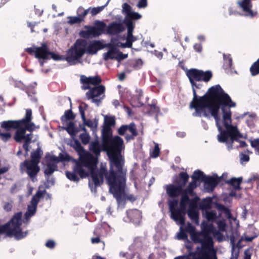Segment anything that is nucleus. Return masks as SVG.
<instances>
[{
  "instance_id": "18",
  "label": "nucleus",
  "mask_w": 259,
  "mask_h": 259,
  "mask_svg": "<svg viewBox=\"0 0 259 259\" xmlns=\"http://www.w3.org/2000/svg\"><path fill=\"white\" fill-rule=\"evenodd\" d=\"M123 145V141L121 138L119 136H115L113 138L106 146V148H110L113 152L120 153Z\"/></svg>"
},
{
  "instance_id": "30",
  "label": "nucleus",
  "mask_w": 259,
  "mask_h": 259,
  "mask_svg": "<svg viewBox=\"0 0 259 259\" xmlns=\"http://www.w3.org/2000/svg\"><path fill=\"white\" fill-rule=\"evenodd\" d=\"M21 131V130L18 129L15 133L14 136V140L17 143H21L22 141L25 142L31 143V140L33 138V134L30 132V134H26V132L24 131V134L20 135L18 133Z\"/></svg>"
},
{
  "instance_id": "41",
  "label": "nucleus",
  "mask_w": 259,
  "mask_h": 259,
  "mask_svg": "<svg viewBox=\"0 0 259 259\" xmlns=\"http://www.w3.org/2000/svg\"><path fill=\"white\" fill-rule=\"evenodd\" d=\"M56 170H57V166L56 164L48 163L44 173L46 176H50Z\"/></svg>"
},
{
  "instance_id": "4",
  "label": "nucleus",
  "mask_w": 259,
  "mask_h": 259,
  "mask_svg": "<svg viewBox=\"0 0 259 259\" xmlns=\"http://www.w3.org/2000/svg\"><path fill=\"white\" fill-rule=\"evenodd\" d=\"M87 30L80 32V36L84 38L97 37L102 34L111 35H117L123 32L125 28L122 23L113 22L108 26L103 21L97 20L94 26H85Z\"/></svg>"
},
{
  "instance_id": "59",
  "label": "nucleus",
  "mask_w": 259,
  "mask_h": 259,
  "mask_svg": "<svg viewBox=\"0 0 259 259\" xmlns=\"http://www.w3.org/2000/svg\"><path fill=\"white\" fill-rule=\"evenodd\" d=\"M150 107V109L149 111V113L151 114H157L159 112L160 109L157 106L156 104L155 103H152L151 104H149Z\"/></svg>"
},
{
  "instance_id": "45",
  "label": "nucleus",
  "mask_w": 259,
  "mask_h": 259,
  "mask_svg": "<svg viewBox=\"0 0 259 259\" xmlns=\"http://www.w3.org/2000/svg\"><path fill=\"white\" fill-rule=\"evenodd\" d=\"M115 124V118L114 116H105L104 117V126L111 128Z\"/></svg>"
},
{
  "instance_id": "44",
  "label": "nucleus",
  "mask_w": 259,
  "mask_h": 259,
  "mask_svg": "<svg viewBox=\"0 0 259 259\" xmlns=\"http://www.w3.org/2000/svg\"><path fill=\"white\" fill-rule=\"evenodd\" d=\"M117 53V48L115 46H112L109 50L104 54V59L107 60L108 59H113L114 58V55Z\"/></svg>"
},
{
  "instance_id": "49",
  "label": "nucleus",
  "mask_w": 259,
  "mask_h": 259,
  "mask_svg": "<svg viewBox=\"0 0 259 259\" xmlns=\"http://www.w3.org/2000/svg\"><path fill=\"white\" fill-rule=\"evenodd\" d=\"M37 205L31 204L28 206L27 211L25 213L26 217H31L35 214L37 210Z\"/></svg>"
},
{
  "instance_id": "47",
  "label": "nucleus",
  "mask_w": 259,
  "mask_h": 259,
  "mask_svg": "<svg viewBox=\"0 0 259 259\" xmlns=\"http://www.w3.org/2000/svg\"><path fill=\"white\" fill-rule=\"evenodd\" d=\"M224 60V67L226 69H231L232 66L233 61L230 54H223Z\"/></svg>"
},
{
  "instance_id": "12",
  "label": "nucleus",
  "mask_w": 259,
  "mask_h": 259,
  "mask_svg": "<svg viewBox=\"0 0 259 259\" xmlns=\"http://www.w3.org/2000/svg\"><path fill=\"white\" fill-rule=\"evenodd\" d=\"M25 52L30 55H34L35 58L39 59H41L44 60L50 59L49 48L45 42L41 44L40 47L27 48L25 49Z\"/></svg>"
},
{
  "instance_id": "35",
  "label": "nucleus",
  "mask_w": 259,
  "mask_h": 259,
  "mask_svg": "<svg viewBox=\"0 0 259 259\" xmlns=\"http://www.w3.org/2000/svg\"><path fill=\"white\" fill-rule=\"evenodd\" d=\"M89 149L96 156L100 155V153L103 149L99 141L97 140L91 142Z\"/></svg>"
},
{
  "instance_id": "42",
  "label": "nucleus",
  "mask_w": 259,
  "mask_h": 259,
  "mask_svg": "<svg viewBox=\"0 0 259 259\" xmlns=\"http://www.w3.org/2000/svg\"><path fill=\"white\" fill-rule=\"evenodd\" d=\"M212 77V74L210 71H204L201 70L200 72V81H203L204 82L209 81Z\"/></svg>"
},
{
  "instance_id": "24",
  "label": "nucleus",
  "mask_w": 259,
  "mask_h": 259,
  "mask_svg": "<svg viewBox=\"0 0 259 259\" xmlns=\"http://www.w3.org/2000/svg\"><path fill=\"white\" fill-rule=\"evenodd\" d=\"M166 193L171 198L178 197L180 195L182 196L184 194V189L175 184H170L167 186Z\"/></svg>"
},
{
  "instance_id": "54",
  "label": "nucleus",
  "mask_w": 259,
  "mask_h": 259,
  "mask_svg": "<svg viewBox=\"0 0 259 259\" xmlns=\"http://www.w3.org/2000/svg\"><path fill=\"white\" fill-rule=\"evenodd\" d=\"M106 5L105 6H101V7H94V8H91V9L90 10V13L91 14L92 16H95L99 13H100L101 11L103 10L104 8Z\"/></svg>"
},
{
  "instance_id": "9",
  "label": "nucleus",
  "mask_w": 259,
  "mask_h": 259,
  "mask_svg": "<svg viewBox=\"0 0 259 259\" xmlns=\"http://www.w3.org/2000/svg\"><path fill=\"white\" fill-rule=\"evenodd\" d=\"M71 146L79 156V160L77 162L76 169L77 170L82 172L79 165L81 163L86 164L91 163L97 165L98 162V158L85 151L77 139L73 140Z\"/></svg>"
},
{
  "instance_id": "38",
  "label": "nucleus",
  "mask_w": 259,
  "mask_h": 259,
  "mask_svg": "<svg viewBox=\"0 0 259 259\" xmlns=\"http://www.w3.org/2000/svg\"><path fill=\"white\" fill-rule=\"evenodd\" d=\"M63 128L71 136H75L78 132V130L75 128V124L72 121H70L67 127H64Z\"/></svg>"
},
{
  "instance_id": "21",
  "label": "nucleus",
  "mask_w": 259,
  "mask_h": 259,
  "mask_svg": "<svg viewBox=\"0 0 259 259\" xmlns=\"http://www.w3.org/2000/svg\"><path fill=\"white\" fill-rule=\"evenodd\" d=\"M221 181V178L206 176L203 180L204 187L208 191H212Z\"/></svg>"
},
{
  "instance_id": "6",
  "label": "nucleus",
  "mask_w": 259,
  "mask_h": 259,
  "mask_svg": "<svg viewBox=\"0 0 259 259\" xmlns=\"http://www.w3.org/2000/svg\"><path fill=\"white\" fill-rule=\"evenodd\" d=\"M22 215V212L15 213L9 222L0 225V234L6 233L8 236H14L17 239L26 237L27 232H23L21 228Z\"/></svg>"
},
{
  "instance_id": "20",
  "label": "nucleus",
  "mask_w": 259,
  "mask_h": 259,
  "mask_svg": "<svg viewBox=\"0 0 259 259\" xmlns=\"http://www.w3.org/2000/svg\"><path fill=\"white\" fill-rule=\"evenodd\" d=\"M185 210L184 208H177V209L170 211V217L176 222L181 225H184L185 223V218L184 214Z\"/></svg>"
},
{
  "instance_id": "1",
  "label": "nucleus",
  "mask_w": 259,
  "mask_h": 259,
  "mask_svg": "<svg viewBox=\"0 0 259 259\" xmlns=\"http://www.w3.org/2000/svg\"><path fill=\"white\" fill-rule=\"evenodd\" d=\"M191 84L193 97L190 103V108L195 109L193 113L194 116L209 117V114L205 111L208 108L211 115L214 118L217 124L220 120L219 110L223 105L236 106V103L231 99L229 95L225 92L220 84L213 85L208 89L207 92L202 96H198L196 89H200L202 84L194 82Z\"/></svg>"
},
{
  "instance_id": "15",
  "label": "nucleus",
  "mask_w": 259,
  "mask_h": 259,
  "mask_svg": "<svg viewBox=\"0 0 259 259\" xmlns=\"http://www.w3.org/2000/svg\"><path fill=\"white\" fill-rule=\"evenodd\" d=\"M80 83L82 84L81 88L83 90H87L91 89L90 85L95 87L101 85L102 79L100 76L97 75L94 76L87 77L84 75H80Z\"/></svg>"
},
{
  "instance_id": "8",
  "label": "nucleus",
  "mask_w": 259,
  "mask_h": 259,
  "mask_svg": "<svg viewBox=\"0 0 259 259\" xmlns=\"http://www.w3.org/2000/svg\"><path fill=\"white\" fill-rule=\"evenodd\" d=\"M201 231L193 236L195 239L197 240V237L199 238L201 242L199 243H203L206 245L214 248V243L211 236V234L214 235L222 236L221 233L217 231L212 223H209L206 221H203L201 225Z\"/></svg>"
},
{
  "instance_id": "48",
  "label": "nucleus",
  "mask_w": 259,
  "mask_h": 259,
  "mask_svg": "<svg viewBox=\"0 0 259 259\" xmlns=\"http://www.w3.org/2000/svg\"><path fill=\"white\" fill-rule=\"evenodd\" d=\"M250 72L252 76L259 74V58L252 64L250 67Z\"/></svg>"
},
{
  "instance_id": "58",
  "label": "nucleus",
  "mask_w": 259,
  "mask_h": 259,
  "mask_svg": "<svg viewBox=\"0 0 259 259\" xmlns=\"http://www.w3.org/2000/svg\"><path fill=\"white\" fill-rule=\"evenodd\" d=\"M251 146L255 149L256 152L259 155V138L250 140Z\"/></svg>"
},
{
  "instance_id": "50",
  "label": "nucleus",
  "mask_w": 259,
  "mask_h": 259,
  "mask_svg": "<svg viewBox=\"0 0 259 259\" xmlns=\"http://www.w3.org/2000/svg\"><path fill=\"white\" fill-rule=\"evenodd\" d=\"M79 138L82 143L84 145L89 144L91 139L90 135L87 133H81Z\"/></svg>"
},
{
  "instance_id": "51",
  "label": "nucleus",
  "mask_w": 259,
  "mask_h": 259,
  "mask_svg": "<svg viewBox=\"0 0 259 259\" xmlns=\"http://www.w3.org/2000/svg\"><path fill=\"white\" fill-rule=\"evenodd\" d=\"M143 64V62L141 59H138L133 60L132 62L131 66L133 67L134 69L138 70L141 68Z\"/></svg>"
},
{
  "instance_id": "13",
  "label": "nucleus",
  "mask_w": 259,
  "mask_h": 259,
  "mask_svg": "<svg viewBox=\"0 0 259 259\" xmlns=\"http://www.w3.org/2000/svg\"><path fill=\"white\" fill-rule=\"evenodd\" d=\"M32 118L31 109H26L25 117L19 120V130H21V131L18 133L19 135L21 134L23 135L24 131H28L31 133L34 130L35 124L31 122Z\"/></svg>"
},
{
  "instance_id": "39",
  "label": "nucleus",
  "mask_w": 259,
  "mask_h": 259,
  "mask_svg": "<svg viewBox=\"0 0 259 259\" xmlns=\"http://www.w3.org/2000/svg\"><path fill=\"white\" fill-rule=\"evenodd\" d=\"M212 199L209 197L203 199L200 204L201 209L203 210L207 211L211 208Z\"/></svg>"
},
{
  "instance_id": "11",
  "label": "nucleus",
  "mask_w": 259,
  "mask_h": 259,
  "mask_svg": "<svg viewBox=\"0 0 259 259\" xmlns=\"http://www.w3.org/2000/svg\"><path fill=\"white\" fill-rule=\"evenodd\" d=\"M201 247H197L196 251L190 252L186 256L190 259H211L213 256L216 257L214 248H212L204 244L200 243Z\"/></svg>"
},
{
  "instance_id": "14",
  "label": "nucleus",
  "mask_w": 259,
  "mask_h": 259,
  "mask_svg": "<svg viewBox=\"0 0 259 259\" xmlns=\"http://www.w3.org/2000/svg\"><path fill=\"white\" fill-rule=\"evenodd\" d=\"M118 134L120 136L125 135V139L126 141L134 140L138 135L136 125L134 122H132L128 125H122L118 129Z\"/></svg>"
},
{
  "instance_id": "5",
  "label": "nucleus",
  "mask_w": 259,
  "mask_h": 259,
  "mask_svg": "<svg viewBox=\"0 0 259 259\" xmlns=\"http://www.w3.org/2000/svg\"><path fill=\"white\" fill-rule=\"evenodd\" d=\"M79 165L82 172L79 171L76 169V162L72 172L69 171L65 172L66 177L71 181L78 182L79 179L76 174H78L81 178H85L88 177L90 174L95 186L96 187L99 186L100 177L98 173L99 169L96 170L97 165L91 163L87 164L81 163Z\"/></svg>"
},
{
  "instance_id": "32",
  "label": "nucleus",
  "mask_w": 259,
  "mask_h": 259,
  "mask_svg": "<svg viewBox=\"0 0 259 259\" xmlns=\"http://www.w3.org/2000/svg\"><path fill=\"white\" fill-rule=\"evenodd\" d=\"M112 138L111 128L104 127L102 130L103 146H106Z\"/></svg>"
},
{
  "instance_id": "10",
  "label": "nucleus",
  "mask_w": 259,
  "mask_h": 259,
  "mask_svg": "<svg viewBox=\"0 0 259 259\" xmlns=\"http://www.w3.org/2000/svg\"><path fill=\"white\" fill-rule=\"evenodd\" d=\"M86 45L85 40L77 39L74 46L68 50L65 60L70 63L80 58L85 53Z\"/></svg>"
},
{
  "instance_id": "27",
  "label": "nucleus",
  "mask_w": 259,
  "mask_h": 259,
  "mask_svg": "<svg viewBox=\"0 0 259 259\" xmlns=\"http://www.w3.org/2000/svg\"><path fill=\"white\" fill-rule=\"evenodd\" d=\"M200 72L201 70L196 68L187 70L186 74L191 84H194V82L200 81Z\"/></svg>"
},
{
  "instance_id": "55",
  "label": "nucleus",
  "mask_w": 259,
  "mask_h": 259,
  "mask_svg": "<svg viewBox=\"0 0 259 259\" xmlns=\"http://www.w3.org/2000/svg\"><path fill=\"white\" fill-rule=\"evenodd\" d=\"M94 234L96 236V237H92L91 238V242L93 244H96L101 242V240L100 239V233L99 232V230L98 229L94 230Z\"/></svg>"
},
{
  "instance_id": "64",
  "label": "nucleus",
  "mask_w": 259,
  "mask_h": 259,
  "mask_svg": "<svg viewBox=\"0 0 259 259\" xmlns=\"http://www.w3.org/2000/svg\"><path fill=\"white\" fill-rule=\"evenodd\" d=\"M148 5L147 0H139L137 7L139 9L145 8Z\"/></svg>"
},
{
  "instance_id": "28",
  "label": "nucleus",
  "mask_w": 259,
  "mask_h": 259,
  "mask_svg": "<svg viewBox=\"0 0 259 259\" xmlns=\"http://www.w3.org/2000/svg\"><path fill=\"white\" fill-rule=\"evenodd\" d=\"M104 47L103 44L100 40H95L88 45L85 49V52L90 55H94Z\"/></svg>"
},
{
  "instance_id": "57",
  "label": "nucleus",
  "mask_w": 259,
  "mask_h": 259,
  "mask_svg": "<svg viewBox=\"0 0 259 259\" xmlns=\"http://www.w3.org/2000/svg\"><path fill=\"white\" fill-rule=\"evenodd\" d=\"M88 107V105L85 103L83 104V106L79 105L78 107L79 113L82 120H85V111L87 110Z\"/></svg>"
},
{
  "instance_id": "46",
  "label": "nucleus",
  "mask_w": 259,
  "mask_h": 259,
  "mask_svg": "<svg viewBox=\"0 0 259 259\" xmlns=\"http://www.w3.org/2000/svg\"><path fill=\"white\" fill-rule=\"evenodd\" d=\"M91 9V8H89V9L85 10L82 7L80 6L79 7L77 11V16L80 18L82 19V21H84V18L85 16L87 15V14L90 12V10Z\"/></svg>"
},
{
  "instance_id": "19",
  "label": "nucleus",
  "mask_w": 259,
  "mask_h": 259,
  "mask_svg": "<svg viewBox=\"0 0 259 259\" xmlns=\"http://www.w3.org/2000/svg\"><path fill=\"white\" fill-rule=\"evenodd\" d=\"M237 4L243 12L246 13L245 14L246 16L253 17L257 14L256 12H253L251 10L252 7L251 0H241L238 1Z\"/></svg>"
},
{
  "instance_id": "36",
  "label": "nucleus",
  "mask_w": 259,
  "mask_h": 259,
  "mask_svg": "<svg viewBox=\"0 0 259 259\" xmlns=\"http://www.w3.org/2000/svg\"><path fill=\"white\" fill-rule=\"evenodd\" d=\"M46 193V191L44 190L42 191L38 190L35 194L33 196L31 200V204H34L37 205L39 202L40 199L44 196L45 194Z\"/></svg>"
},
{
  "instance_id": "63",
  "label": "nucleus",
  "mask_w": 259,
  "mask_h": 259,
  "mask_svg": "<svg viewBox=\"0 0 259 259\" xmlns=\"http://www.w3.org/2000/svg\"><path fill=\"white\" fill-rule=\"evenodd\" d=\"M178 204V200L176 199H173L172 200H170L169 201L168 205H169V211L174 210L175 209H177L176 208L177 205Z\"/></svg>"
},
{
  "instance_id": "53",
  "label": "nucleus",
  "mask_w": 259,
  "mask_h": 259,
  "mask_svg": "<svg viewBox=\"0 0 259 259\" xmlns=\"http://www.w3.org/2000/svg\"><path fill=\"white\" fill-rule=\"evenodd\" d=\"M188 215L192 220L195 221L198 219V213L196 209H188Z\"/></svg>"
},
{
  "instance_id": "34",
  "label": "nucleus",
  "mask_w": 259,
  "mask_h": 259,
  "mask_svg": "<svg viewBox=\"0 0 259 259\" xmlns=\"http://www.w3.org/2000/svg\"><path fill=\"white\" fill-rule=\"evenodd\" d=\"M183 230L187 233H189L191 235V239L195 243H199V242H201L199 240V238L197 237V240L195 239L193 237V235L195 234L198 233V232L195 231V227L193 226L191 223H188L186 226L183 228Z\"/></svg>"
},
{
  "instance_id": "62",
  "label": "nucleus",
  "mask_w": 259,
  "mask_h": 259,
  "mask_svg": "<svg viewBox=\"0 0 259 259\" xmlns=\"http://www.w3.org/2000/svg\"><path fill=\"white\" fill-rule=\"evenodd\" d=\"M218 229L220 231L222 232L226 231V223L224 220H219L216 222Z\"/></svg>"
},
{
  "instance_id": "22",
  "label": "nucleus",
  "mask_w": 259,
  "mask_h": 259,
  "mask_svg": "<svg viewBox=\"0 0 259 259\" xmlns=\"http://www.w3.org/2000/svg\"><path fill=\"white\" fill-rule=\"evenodd\" d=\"M126 215L130 221L136 225H139L142 219V212L137 209L126 211Z\"/></svg>"
},
{
  "instance_id": "33",
  "label": "nucleus",
  "mask_w": 259,
  "mask_h": 259,
  "mask_svg": "<svg viewBox=\"0 0 259 259\" xmlns=\"http://www.w3.org/2000/svg\"><path fill=\"white\" fill-rule=\"evenodd\" d=\"M242 182V177H239L238 178H232L226 181V184L232 186L235 190H240L241 189L240 185Z\"/></svg>"
},
{
  "instance_id": "7",
  "label": "nucleus",
  "mask_w": 259,
  "mask_h": 259,
  "mask_svg": "<svg viewBox=\"0 0 259 259\" xmlns=\"http://www.w3.org/2000/svg\"><path fill=\"white\" fill-rule=\"evenodd\" d=\"M122 13L124 14L125 17L123 23L127 28L126 39L131 41V44L137 40V38L133 34L134 29L135 27V24L134 20H139L142 18V15L138 12L132 11V7L127 3H124L122 5Z\"/></svg>"
},
{
  "instance_id": "16",
  "label": "nucleus",
  "mask_w": 259,
  "mask_h": 259,
  "mask_svg": "<svg viewBox=\"0 0 259 259\" xmlns=\"http://www.w3.org/2000/svg\"><path fill=\"white\" fill-rule=\"evenodd\" d=\"M20 166L21 169H25L26 172L32 181L40 171L38 163L30 162L28 160H25L20 163Z\"/></svg>"
},
{
  "instance_id": "3",
  "label": "nucleus",
  "mask_w": 259,
  "mask_h": 259,
  "mask_svg": "<svg viewBox=\"0 0 259 259\" xmlns=\"http://www.w3.org/2000/svg\"><path fill=\"white\" fill-rule=\"evenodd\" d=\"M235 107L230 106L229 105H223L220 107L223 113V124L226 130H222L220 124V118L218 122L219 124H217L215 121L218 130L221 132L220 134L218 136L219 141L221 143H226L229 148H232L234 141H238V139L242 137L237 126L231 124L232 112L230 108Z\"/></svg>"
},
{
  "instance_id": "37",
  "label": "nucleus",
  "mask_w": 259,
  "mask_h": 259,
  "mask_svg": "<svg viewBox=\"0 0 259 259\" xmlns=\"http://www.w3.org/2000/svg\"><path fill=\"white\" fill-rule=\"evenodd\" d=\"M206 176L204 175L203 172L198 169L194 171L193 175L191 176V178L196 182L198 181L203 182Z\"/></svg>"
},
{
  "instance_id": "25",
  "label": "nucleus",
  "mask_w": 259,
  "mask_h": 259,
  "mask_svg": "<svg viewBox=\"0 0 259 259\" xmlns=\"http://www.w3.org/2000/svg\"><path fill=\"white\" fill-rule=\"evenodd\" d=\"M19 120H7L0 122V130L3 131H10L12 129H19Z\"/></svg>"
},
{
  "instance_id": "29",
  "label": "nucleus",
  "mask_w": 259,
  "mask_h": 259,
  "mask_svg": "<svg viewBox=\"0 0 259 259\" xmlns=\"http://www.w3.org/2000/svg\"><path fill=\"white\" fill-rule=\"evenodd\" d=\"M189 179V176L186 172H180L178 176L176 177L173 182L175 185L183 189L188 183Z\"/></svg>"
},
{
  "instance_id": "61",
  "label": "nucleus",
  "mask_w": 259,
  "mask_h": 259,
  "mask_svg": "<svg viewBox=\"0 0 259 259\" xmlns=\"http://www.w3.org/2000/svg\"><path fill=\"white\" fill-rule=\"evenodd\" d=\"M160 153V148L157 144H155L152 151L150 153V155L153 158H156L159 156Z\"/></svg>"
},
{
  "instance_id": "40",
  "label": "nucleus",
  "mask_w": 259,
  "mask_h": 259,
  "mask_svg": "<svg viewBox=\"0 0 259 259\" xmlns=\"http://www.w3.org/2000/svg\"><path fill=\"white\" fill-rule=\"evenodd\" d=\"M205 216L208 222H210L211 223L217 222V216L215 210L206 211Z\"/></svg>"
},
{
  "instance_id": "2",
  "label": "nucleus",
  "mask_w": 259,
  "mask_h": 259,
  "mask_svg": "<svg viewBox=\"0 0 259 259\" xmlns=\"http://www.w3.org/2000/svg\"><path fill=\"white\" fill-rule=\"evenodd\" d=\"M124 161L121 156H114L111 159L109 171L105 164H101L99 175L100 177L99 186L103 183L104 178L110 187V191L116 199L118 204L123 202L122 194L126 186V169L123 168Z\"/></svg>"
},
{
  "instance_id": "43",
  "label": "nucleus",
  "mask_w": 259,
  "mask_h": 259,
  "mask_svg": "<svg viewBox=\"0 0 259 259\" xmlns=\"http://www.w3.org/2000/svg\"><path fill=\"white\" fill-rule=\"evenodd\" d=\"M75 115L73 114L71 109L67 110L65 111L64 115L61 117V121L63 123L68 120H73Z\"/></svg>"
},
{
  "instance_id": "60",
  "label": "nucleus",
  "mask_w": 259,
  "mask_h": 259,
  "mask_svg": "<svg viewBox=\"0 0 259 259\" xmlns=\"http://www.w3.org/2000/svg\"><path fill=\"white\" fill-rule=\"evenodd\" d=\"M12 135L10 133H5V131L0 130V138L4 141L7 142L11 138Z\"/></svg>"
},
{
  "instance_id": "26",
  "label": "nucleus",
  "mask_w": 259,
  "mask_h": 259,
  "mask_svg": "<svg viewBox=\"0 0 259 259\" xmlns=\"http://www.w3.org/2000/svg\"><path fill=\"white\" fill-rule=\"evenodd\" d=\"M194 197L192 199H190L189 197V200L186 201L182 200V197L180 199V207L181 208H184V210H185L186 208L187 205H189L188 209H196L197 207V204L198 201L199 200V198L196 196H194Z\"/></svg>"
},
{
  "instance_id": "23",
  "label": "nucleus",
  "mask_w": 259,
  "mask_h": 259,
  "mask_svg": "<svg viewBox=\"0 0 259 259\" xmlns=\"http://www.w3.org/2000/svg\"><path fill=\"white\" fill-rule=\"evenodd\" d=\"M197 186V182L192 180V181L189 183L187 188L184 189V194L182 196V200L186 201L189 200V196L192 197L195 196L196 193L194 190L196 188Z\"/></svg>"
},
{
  "instance_id": "52",
  "label": "nucleus",
  "mask_w": 259,
  "mask_h": 259,
  "mask_svg": "<svg viewBox=\"0 0 259 259\" xmlns=\"http://www.w3.org/2000/svg\"><path fill=\"white\" fill-rule=\"evenodd\" d=\"M69 19L68 21V23L70 25H73L74 24H80L82 21V19H80L78 16H70L68 17Z\"/></svg>"
},
{
  "instance_id": "17",
  "label": "nucleus",
  "mask_w": 259,
  "mask_h": 259,
  "mask_svg": "<svg viewBox=\"0 0 259 259\" xmlns=\"http://www.w3.org/2000/svg\"><path fill=\"white\" fill-rule=\"evenodd\" d=\"M105 92V87L103 85H99L89 89V91L86 93L85 96L88 99H92L93 102L98 105L103 98L98 99L97 98L104 94Z\"/></svg>"
},
{
  "instance_id": "31",
  "label": "nucleus",
  "mask_w": 259,
  "mask_h": 259,
  "mask_svg": "<svg viewBox=\"0 0 259 259\" xmlns=\"http://www.w3.org/2000/svg\"><path fill=\"white\" fill-rule=\"evenodd\" d=\"M43 155V151L40 147L38 146L36 150L32 151L30 154L31 159L28 160L30 162L39 164L41 157Z\"/></svg>"
},
{
  "instance_id": "56",
  "label": "nucleus",
  "mask_w": 259,
  "mask_h": 259,
  "mask_svg": "<svg viewBox=\"0 0 259 259\" xmlns=\"http://www.w3.org/2000/svg\"><path fill=\"white\" fill-rule=\"evenodd\" d=\"M49 57L55 61L58 60H65L66 57L63 56H61L59 54H56L54 52H52L50 51Z\"/></svg>"
}]
</instances>
